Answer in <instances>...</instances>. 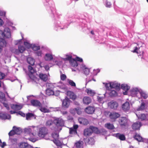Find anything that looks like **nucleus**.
I'll return each instance as SVG.
<instances>
[{"mask_svg": "<svg viewBox=\"0 0 148 148\" xmlns=\"http://www.w3.org/2000/svg\"><path fill=\"white\" fill-rule=\"evenodd\" d=\"M49 14L51 16L52 18V20L53 22L54 29L56 31L60 29H63L67 28L70 23V22L71 21V18L73 16V14L68 13L66 15L65 18L67 21H69L70 22H64L63 23L59 21V19L61 18L62 16V15L61 14L58 15L57 14L56 11L54 17L52 16V14Z\"/></svg>", "mask_w": 148, "mask_h": 148, "instance_id": "f257e3e1", "label": "nucleus"}, {"mask_svg": "<svg viewBox=\"0 0 148 148\" xmlns=\"http://www.w3.org/2000/svg\"><path fill=\"white\" fill-rule=\"evenodd\" d=\"M3 20L0 18V53L2 51V48L6 46L5 38H9L11 36L10 29L3 26Z\"/></svg>", "mask_w": 148, "mask_h": 148, "instance_id": "f03ea898", "label": "nucleus"}, {"mask_svg": "<svg viewBox=\"0 0 148 148\" xmlns=\"http://www.w3.org/2000/svg\"><path fill=\"white\" fill-rule=\"evenodd\" d=\"M91 16H89L86 13L81 14L77 20V28L81 31L84 32L87 29L86 22H90Z\"/></svg>", "mask_w": 148, "mask_h": 148, "instance_id": "7ed1b4c3", "label": "nucleus"}, {"mask_svg": "<svg viewBox=\"0 0 148 148\" xmlns=\"http://www.w3.org/2000/svg\"><path fill=\"white\" fill-rule=\"evenodd\" d=\"M43 5L49 14H52L54 17L56 13V9L54 3L52 0H42Z\"/></svg>", "mask_w": 148, "mask_h": 148, "instance_id": "20e7f679", "label": "nucleus"}, {"mask_svg": "<svg viewBox=\"0 0 148 148\" xmlns=\"http://www.w3.org/2000/svg\"><path fill=\"white\" fill-rule=\"evenodd\" d=\"M66 57L63 58V60L64 61H69L71 66L72 67H76L78 66V62H77L75 59L72 58L71 55L66 54Z\"/></svg>", "mask_w": 148, "mask_h": 148, "instance_id": "39448f33", "label": "nucleus"}, {"mask_svg": "<svg viewBox=\"0 0 148 148\" xmlns=\"http://www.w3.org/2000/svg\"><path fill=\"white\" fill-rule=\"evenodd\" d=\"M34 127L36 128V130H38V135L40 137L43 138L48 133V130L45 127L40 128L39 126H37Z\"/></svg>", "mask_w": 148, "mask_h": 148, "instance_id": "423d86ee", "label": "nucleus"}, {"mask_svg": "<svg viewBox=\"0 0 148 148\" xmlns=\"http://www.w3.org/2000/svg\"><path fill=\"white\" fill-rule=\"evenodd\" d=\"M53 122L56 125V127H57V130L59 132L62 130V127L64 126V120L60 118H57L55 119Z\"/></svg>", "mask_w": 148, "mask_h": 148, "instance_id": "0eeeda50", "label": "nucleus"}, {"mask_svg": "<svg viewBox=\"0 0 148 148\" xmlns=\"http://www.w3.org/2000/svg\"><path fill=\"white\" fill-rule=\"evenodd\" d=\"M46 86L47 88L45 90L46 94L49 96L53 95L54 94V91L53 90L54 88V86L51 84L47 83Z\"/></svg>", "mask_w": 148, "mask_h": 148, "instance_id": "6e6552de", "label": "nucleus"}, {"mask_svg": "<svg viewBox=\"0 0 148 148\" xmlns=\"http://www.w3.org/2000/svg\"><path fill=\"white\" fill-rule=\"evenodd\" d=\"M91 35L90 36L91 38H93L94 40L97 42H101L103 40V39L101 36H98V34L96 32L95 33L94 31L92 30L90 32Z\"/></svg>", "mask_w": 148, "mask_h": 148, "instance_id": "1a4fd4ad", "label": "nucleus"}, {"mask_svg": "<svg viewBox=\"0 0 148 148\" xmlns=\"http://www.w3.org/2000/svg\"><path fill=\"white\" fill-rule=\"evenodd\" d=\"M62 102V108L63 109H66L69 107L71 101L67 97H66L65 99H63Z\"/></svg>", "mask_w": 148, "mask_h": 148, "instance_id": "9d476101", "label": "nucleus"}, {"mask_svg": "<svg viewBox=\"0 0 148 148\" xmlns=\"http://www.w3.org/2000/svg\"><path fill=\"white\" fill-rule=\"evenodd\" d=\"M23 106V104L22 103L12 104L10 105V108L16 111L20 110L22 108Z\"/></svg>", "mask_w": 148, "mask_h": 148, "instance_id": "9b49d317", "label": "nucleus"}, {"mask_svg": "<svg viewBox=\"0 0 148 148\" xmlns=\"http://www.w3.org/2000/svg\"><path fill=\"white\" fill-rule=\"evenodd\" d=\"M140 88L137 87L134 88L130 90L131 95L132 97H137L138 92H140Z\"/></svg>", "mask_w": 148, "mask_h": 148, "instance_id": "f8f14e48", "label": "nucleus"}, {"mask_svg": "<svg viewBox=\"0 0 148 148\" xmlns=\"http://www.w3.org/2000/svg\"><path fill=\"white\" fill-rule=\"evenodd\" d=\"M109 86L111 89L115 88L117 90H119L121 88L120 84L116 82L109 83Z\"/></svg>", "mask_w": 148, "mask_h": 148, "instance_id": "ddd939ff", "label": "nucleus"}, {"mask_svg": "<svg viewBox=\"0 0 148 148\" xmlns=\"http://www.w3.org/2000/svg\"><path fill=\"white\" fill-rule=\"evenodd\" d=\"M19 148H34L27 143L25 142H20L18 144Z\"/></svg>", "mask_w": 148, "mask_h": 148, "instance_id": "4468645a", "label": "nucleus"}, {"mask_svg": "<svg viewBox=\"0 0 148 148\" xmlns=\"http://www.w3.org/2000/svg\"><path fill=\"white\" fill-rule=\"evenodd\" d=\"M134 138L135 140L139 142L148 143V139H144L140 135L137 134V133L135 134Z\"/></svg>", "mask_w": 148, "mask_h": 148, "instance_id": "2eb2a0df", "label": "nucleus"}, {"mask_svg": "<svg viewBox=\"0 0 148 148\" xmlns=\"http://www.w3.org/2000/svg\"><path fill=\"white\" fill-rule=\"evenodd\" d=\"M137 117L141 121L147 120L148 119V114H136Z\"/></svg>", "mask_w": 148, "mask_h": 148, "instance_id": "dca6fc26", "label": "nucleus"}, {"mask_svg": "<svg viewBox=\"0 0 148 148\" xmlns=\"http://www.w3.org/2000/svg\"><path fill=\"white\" fill-rule=\"evenodd\" d=\"M142 125V123L140 122L136 121L133 123L132 126V127L133 130H139Z\"/></svg>", "mask_w": 148, "mask_h": 148, "instance_id": "f3484780", "label": "nucleus"}, {"mask_svg": "<svg viewBox=\"0 0 148 148\" xmlns=\"http://www.w3.org/2000/svg\"><path fill=\"white\" fill-rule=\"evenodd\" d=\"M31 105L35 107H41L42 104L38 100L36 99H32L30 101Z\"/></svg>", "mask_w": 148, "mask_h": 148, "instance_id": "a211bd4d", "label": "nucleus"}, {"mask_svg": "<svg viewBox=\"0 0 148 148\" xmlns=\"http://www.w3.org/2000/svg\"><path fill=\"white\" fill-rule=\"evenodd\" d=\"M11 118V115L5 112L0 113V119L2 120L10 119Z\"/></svg>", "mask_w": 148, "mask_h": 148, "instance_id": "6ab92c4d", "label": "nucleus"}, {"mask_svg": "<svg viewBox=\"0 0 148 148\" xmlns=\"http://www.w3.org/2000/svg\"><path fill=\"white\" fill-rule=\"evenodd\" d=\"M18 49H16L15 53L16 54H19L20 53H22L26 50V48L24 46L21 45L18 46Z\"/></svg>", "mask_w": 148, "mask_h": 148, "instance_id": "aec40b11", "label": "nucleus"}, {"mask_svg": "<svg viewBox=\"0 0 148 148\" xmlns=\"http://www.w3.org/2000/svg\"><path fill=\"white\" fill-rule=\"evenodd\" d=\"M108 105L111 108L114 110L116 109L118 106V103L116 101H112L110 102H109Z\"/></svg>", "mask_w": 148, "mask_h": 148, "instance_id": "412c9836", "label": "nucleus"}, {"mask_svg": "<svg viewBox=\"0 0 148 148\" xmlns=\"http://www.w3.org/2000/svg\"><path fill=\"white\" fill-rule=\"evenodd\" d=\"M119 122L121 127L125 126L127 123V120L126 117H122L119 119Z\"/></svg>", "mask_w": 148, "mask_h": 148, "instance_id": "4be33fe9", "label": "nucleus"}, {"mask_svg": "<svg viewBox=\"0 0 148 148\" xmlns=\"http://www.w3.org/2000/svg\"><path fill=\"white\" fill-rule=\"evenodd\" d=\"M95 110V109L94 106H89L86 107L85 109V112L89 114H93Z\"/></svg>", "mask_w": 148, "mask_h": 148, "instance_id": "5701e85b", "label": "nucleus"}, {"mask_svg": "<svg viewBox=\"0 0 148 148\" xmlns=\"http://www.w3.org/2000/svg\"><path fill=\"white\" fill-rule=\"evenodd\" d=\"M130 105L128 102L126 101L122 105V109L125 111H128L130 109Z\"/></svg>", "mask_w": 148, "mask_h": 148, "instance_id": "b1692460", "label": "nucleus"}, {"mask_svg": "<svg viewBox=\"0 0 148 148\" xmlns=\"http://www.w3.org/2000/svg\"><path fill=\"white\" fill-rule=\"evenodd\" d=\"M139 93L140 95V98L142 99H146L148 97V93L141 89L140 90Z\"/></svg>", "mask_w": 148, "mask_h": 148, "instance_id": "393cba45", "label": "nucleus"}, {"mask_svg": "<svg viewBox=\"0 0 148 148\" xmlns=\"http://www.w3.org/2000/svg\"><path fill=\"white\" fill-rule=\"evenodd\" d=\"M67 95L69 97L70 99L73 101L75 100L76 99V95L72 91H68L67 92Z\"/></svg>", "mask_w": 148, "mask_h": 148, "instance_id": "a878e982", "label": "nucleus"}, {"mask_svg": "<svg viewBox=\"0 0 148 148\" xmlns=\"http://www.w3.org/2000/svg\"><path fill=\"white\" fill-rule=\"evenodd\" d=\"M83 134L85 136H89L92 134V133L90 128V126L89 128H86L84 130Z\"/></svg>", "mask_w": 148, "mask_h": 148, "instance_id": "bb28decb", "label": "nucleus"}, {"mask_svg": "<svg viewBox=\"0 0 148 148\" xmlns=\"http://www.w3.org/2000/svg\"><path fill=\"white\" fill-rule=\"evenodd\" d=\"M53 56L51 53H47L45 54L44 56L45 60L47 61H51L53 60Z\"/></svg>", "mask_w": 148, "mask_h": 148, "instance_id": "cd10ccee", "label": "nucleus"}, {"mask_svg": "<svg viewBox=\"0 0 148 148\" xmlns=\"http://www.w3.org/2000/svg\"><path fill=\"white\" fill-rule=\"evenodd\" d=\"M90 128L91 130L92 134L94 133L96 134H99L101 133V131L98 128L93 126H90Z\"/></svg>", "mask_w": 148, "mask_h": 148, "instance_id": "c85d7f7f", "label": "nucleus"}, {"mask_svg": "<svg viewBox=\"0 0 148 148\" xmlns=\"http://www.w3.org/2000/svg\"><path fill=\"white\" fill-rule=\"evenodd\" d=\"M78 121L80 124L84 125H86L88 123V120L85 118H79L78 119Z\"/></svg>", "mask_w": 148, "mask_h": 148, "instance_id": "c756f323", "label": "nucleus"}, {"mask_svg": "<svg viewBox=\"0 0 148 148\" xmlns=\"http://www.w3.org/2000/svg\"><path fill=\"white\" fill-rule=\"evenodd\" d=\"M35 126H32V128H25L24 129V132L25 133L29 134V135H33V133L32 132V131L36 128L34 127Z\"/></svg>", "mask_w": 148, "mask_h": 148, "instance_id": "7c9ffc66", "label": "nucleus"}, {"mask_svg": "<svg viewBox=\"0 0 148 148\" xmlns=\"http://www.w3.org/2000/svg\"><path fill=\"white\" fill-rule=\"evenodd\" d=\"M115 136L117 138L121 140H125V135L123 134L119 133H117L115 134Z\"/></svg>", "mask_w": 148, "mask_h": 148, "instance_id": "2f4dec72", "label": "nucleus"}, {"mask_svg": "<svg viewBox=\"0 0 148 148\" xmlns=\"http://www.w3.org/2000/svg\"><path fill=\"white\" fill-rule=\"evenodd\" d=\"M120 116V114L116 112L111 113L110 114V118L112 119H115L119 117Z\"/></svg>", "mask_w": 148, "mask_h": 148, "instance_id": "473e14b6", "label": "nucleus"}, {"mask_svg": "<svg viewBox=\"0 0 148 148\" xmlns=\"http://www.w3.org/2000/svg\"><path fill=\"white\" fill-rule=\"evenodd\" d=\"M81 68L83 70L84 73L86 75H88L90 72V70L89 69L86 67V65L83 64L81 67Z\"/></svg>", "mask_w": 148, "mask_h": 148, "instance_id": "72a5a7b5", "label": "nucleus"}, {"mask_svg": "<svg viewBox=\"0 0 148 148\" xmlns=\"http://www.w3.org/2000/svg\"><path fill=\"white\" fill-rule=\"evenodd\" d=\"M94 75H91L89 77H87L86 79V83L85 85H86L87 84L90 82L91 81L93 80L95 82L96 80L94 78Z\"/></svg>", "mask_w": 148, "mask_h": 148, "instance_id": "f704fd0d", "label": "nucleus"}, {"mask_svg": "<svg viewBox=\"0 0 148 148\" xmlns=\"http://www.w3.org/2000/svg\"><path fill=\"white\" fill-rule=\"evenodd\" d=\"M27 63L31 66H33L34 64L35 60L32 57L27 58Z\"/></svg>", "mask_w": 148, "mask_h": 148, "instance_id": "c9c22d12", "label": "nucleus"}, {"mask_svg": "<svg viewBox=\"0 0 148 148\" xmlns=\"http://www.w3.org/2000/svg\"><path fill=\"white\" fill-rule=\"evenodd\" d=\"M39 78L43 81L46 82L47 80V75L40 73L39 75Z\"/></svg>", "mask_w": 148, "mask_h": 148, "instance_id": "e433bc0d", "label": "nucleus"}, {"mask_svg": "<svg viewBox=\"0 0 148 148\" xmlns=\"http://www.w3.org/2000/svg\"><path fill=\"white\" fill-rule=\"evenodd\" d=\"M53 143L58 147V148H62V143L61 142L58 140L54 139L52 140Z\"/></svg>", "mask_w": 148, "mask_h": 148, "instance_id": "4c0bfd02", "label": "nucleus"}, {"mask_svg": "<svg viewBox=\"0 0 148 148\" xmlns=\"http://www.w3.org/2000/svg\"><path fill=\"white\" fill-rule=\"evenodd\" d=\"M141 101L142 102L140 105V106L138 107L137 109V110L138 111L143 110H145L146 108V106L145 105V103L143 102V100H142Z\"/></svg>", "mask_w": 148, "mask_h": 148, "instance_id": "58836bf2", "label": "nucleus"}, {"mask_svg": "<svg viewBox=\"0 0 148 148\" xmlns=\"http://www.w3.org/2000/svg\"><path fill=\"white\" fill-rule=\"evenodd\" d=\"M91 100L89 97H84L83 99V102L84 104L88 105L90 103Z\"/></svg>", "mask_w": 148, "mask_h": 148, "instance_id": "ea45409f", "label": "nucleus"}, {"mask_svg": "<svg viewBox=\"0 0 148 148\" xmlns=\"http://www.w3.org/2000/svg\"><path fill=\"white\" fill-rule=\"evenodd\" d=\"M117 94V92L114 90H111L108 92V95L110 97H115Z\"/></svg>", "mask_w": 148, "mask_h": 148, "instance_id": "a19ab883", "label": "nucleus"}, {"mask_svg": "<svg viewBox=\"0 0 148 148\" xmlns=\"http://www.w3.org/2000/svg\"><path fill=\"white\" fill-rule=\"evenodd\" d=\"M105 127L108 129L110 130H113L114 129V127L112 124L110 123H107L105 124Z\"/></svg>", "mask_w": 148, "mask_h": 148, "instance_id": "79ce46f5", "label": "nucleus"}, {"mask_svg": "<svg viewBox=\"0 0 148 148\" xmlns=\"http://www.w3.org/2000/svg\"><path fill=\"white\" fill-rule=\"evenodd\" d=\"M35 116L34 114L32 113L29 112L26 114V118L27 120H30L31 118L34 117Z\"/></svg>", "mask_w": 148, "mask_h": 148, "instance_id": "37998d69", "label": "nucleus"}, {"mask_svg": "<svg viewBox=\"0 0 148 148\" xmlns=\"http://www.w3.org/2000/svg\"><path fill=\"white\" fill-rule=\"evenodd\" d=\"M121 88L124 90H128L130 88V87L127 84H123L121 85Z\"/></svg>", "mask_w": 148, "mask_h": 148, "instance_id": "c03bdc74", "label": "nucleus"}, {"mask_svg": "<svg viewBox=\"0 0 148 148\" xmlns=\"http://www.w3.org/2000/svg\"><path fill=\"white\" fill-rule=\"evenodd\" d=\"M31 48L34 51H36L40 49V47L36 45L35 44H32Z\"/></svg>", "mask_w": 148, "mask_h": 148, "instance_id": "a18cd8bd", "label": "nucleus"}, {"mask_svg": "<svg viewBox=\"0 0 148 148\" xmlns=\"http://www.w3.org/2000/svg\"><path fill=\"white\" fill-rule=\"evenodd\" d=\"M15 127V126H14L12 127V129L8 133V135L10 137L16 134Z\"/></svg>", "mask_w": 148, "mask_h": 148, "instance_id": "49530a36", "label": "nucleus"}, {"mask_svg": "<svg viewBox=\"0 0 148 148\" xmlns=\"http://www.w3.org/2000/svg\"><path fill=\"white\" fill-rule=\"evenodd\" d=\"M15 130L16 134L20 135L22 132V131L20 127H17L15 126Z\"/></svg>", "mask_w": 148, "mask_h": 148, "instance_id": "de8ad7c7", "label": "nucleus"}, {"mask_svg": "<svg viewBox=\"0 0 148 148\" xmlns=\"http://www.w3.org/2000/svg\"><path fill=\"white\" fill-rule=\"evenodd\" d=\"M28 70L29 72L31 74H33L36 72V71L31 65L28 66Z\"/></svg>", "mask_w": 148, "mask_h": 148, "instance_id": "09e8293b", "label": "nucleus"}, {"mask_svg": "<svg viewBox=\"0 0 148 148\" xmlns=\"http://www.w3.org/2000/svg\"><path fill=\"white\" fill-rule=\"evenodd\" d=\"M9 141L11 145H13L16 142V139L15 138H11L10 137Z\"/></svg>", "mask_w": 148, "mask_h": 148, "instance_id": "8fccbe9b", "label": "nucleus"}, {"mask_svg": "<svg viewBox=\"0 0 148 148\" xmlns=\"http://www.w3.org/2000/svg\"><path fill=\"white\" fill-rule=\"evenodd\" d=\"M82 141L79 140L75 144V146L77 148H80L82 145Z\"/></svg>", "mask_w": 148, "mask_h": 148, "instance_id": "3c124183", "label": "nucleus"}, {"mask_svg": "<svg viewBox=\"0 0 148 148\" xmlns=\"http://www.w3.org/2000/svg\"><path fill=\"white\" fill-rule=\"evenodd\" d=\"M52 136L53 138V140L57 139H59V134L57 133H53L52 134Z\"/></svg>", "mask_w": 148, "mask_h": 148, "instance_id": "603ef678", "label": "nucleus"}, {"mask_svg": "<svg viewBox=\"0 0 148 148\" xmlns=\"http://www.w3.org/2000/svg\"><path fill=\"white\" fill-rule=\"evenodd\" d=\"M86 91L88 95L91 96H93L94 95V92L91 90L87 89V90H86Z\"/></svg>", "mask_w": 148, "mask_h": 148, "instance_id": "864d4df0", "label": "nucleus"}, {"mask_svg": "<svg viewBox=\"0 0 148 148\" xmlns=\"http://www.w3.org/2000/svg\"><path fill=\"white\" fill-rule=\"evenodd\" d=\"M0 99L4 101H5L6 99L5 94L1 92H0Z\"/></svg>", "mask_w": 148, "mask_h": 148, "instance_id": "5fc2aeb1", "label": "nucleus"}, {"mask_svg": "<svg viewBox=\"0 0 148 148\" xmlns=\"http://www.w3.org/2000/svg\"><path fill=\"white\" fill-rule=\"evenodd\" d=\"M69 133L71 134H77V131L72 127L71 128L69 129Z\"/></svg>", "mask_w": 148, "mask_h": 148, "instance_id": "6e6d98bb", "label": "nucleus"}, {"mask_svg": "<svg viewBox=\"0 0 148 148\" xmlns=\"http://www.w3.org/2000/svg\"><path fill=\"white\" fill-rule=\"evenodd\" d=\"M68 82L69 84L71 86L75 87L76 86V84L72 80L68 79Z\"/></svg>", "mask_w": 148, "mask_h": 148, "instance_id": "4d7b16f0", "label": "nucleus"}, {"mask_svg": "<svg viewBox=\"0 0 148 148\" xmlns=\"http://www.w3.org/2000/svg\"><path fill=\"white\" fill-rule=\"evenodd\" d=\"M24 43V45L27 48L29 49L31 48L32 45V44H30L28 42L26 41H25Z\"/></svg>", "mask_w": 148, "mask_h": 148, "instance_id": "13d9d810", "label": "nucleus"}, {"mask_svg": "<svg viewBox=\"0 0 148 148\" xmlns=\"http://www.w3.org/2000/svg\"><path fill=\"white\" fill-rule=\"evenodd\" d=\"M40 110L43 112L46 113L49 112V110L44 107H41L40 109Z\"/></svg>", "mask_w": 148, "mask_h": 148, "instance_id": "bf43d9fd", "label": "nucleus"}, {"mask_svg": "<svg viewBox=\"0 0 148 148\" xmlns=\"http://www.w3.org/2000/svg\"><path fill=\"white\" fill-rule=\"evenodd\" d=\"M106 93H104L103 94L104 97L98 96L97 97V98L98 101H101L103 100V99H104V98H105L106 97Z\"/></svg>", "mask_w": 148, "mask_h": 148, "instance_id": "052dcab7", "label": "nucleus"}, {"mask_svg": "<svg viewBox=\"0 0 148 148\" xmlns=\"http://www.w3.org/2000/svg\"><path fill=\"white\" fill-rule=\"evenodd\" d=\"M36 55L38 56H41L42 54V52L41 51H36L35 52Z\"/></svg>", "mask_w": 148, "mask_h": 148, "instance_id": "680f3d73", "label": "nucleus"}, {"mask_svg": "<svg viewBox=\"0 0 148 148\" xmlns=\"http://www.w3.org/2000/svg\"><path fill=\"white\" fill-rule=\"evenodd\" d=\"M139 49L137 47H134V49L132 51V52L133 53H138V50Z\"/></svg>", "mask_w": 148, "mask_h": 148, "instance_id": "e2e57ef3", "label": "nucleus"}, {"mask_svg": "<svg viewBox=\"0 0 148 148\" xmlns=\"http://www.w3.org/2000/svg\"><path fill=\"white\" fill-rule=\"evenodd\" d=\"M106 6L107 8H110L111 6V4L110 2L106 0Z\"/></svg>", "mask_w": 148, "mask_h": 148, "instance_id": "0e129e2a", "label": "nucleus"}, {"mask_svg": "<svg viewBox=\"0 0 148 148\" xmlns=\"http://www.w3.org/2000/svg\"><path fill=\"white\" fill-rule=\"evenodd\" d=\"M5 11L0 9V16H5Z\"/></svg>", "mask_w": 148, "mask_h": 148, "instance_id": "69168bd1", "label": "nucleus"}, {"mask_svg": "<svg viewBox=\"0 0 148 148\" xmlns=\"http://www.w3.org/2000/svg\"><path fill=\"white\" fill-rule=\"evenodd\" d=\"M53 124L52 121L50 120H48L47 121L46 123V125L47 126H49Z\"/></svg>", "mask_w": 148, "mask_h": 148, "instance_id": "338daca9", "label": "nucleus"}, {"mask_svg": "<svg viewBox=\"0 0 148 148\" xmlns=\"http://www.w3.org/2000/svg\"><path fill=\"white\" fill-rule=\"evenodd\" d=\"M66 76L65 74H62L61 75L60 78L61 80H62L64 81L66 79Z\"/></svg>", "mask_w": 148, "mask_h": 148, "instance_id": "774afa93", "label": "nucleus"}]
</instances>
